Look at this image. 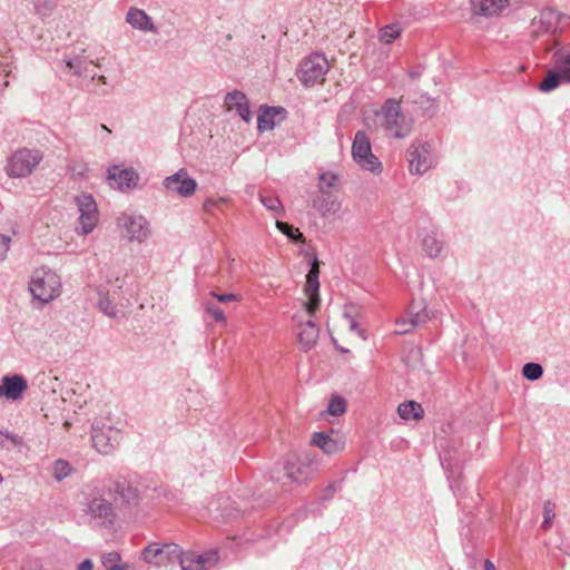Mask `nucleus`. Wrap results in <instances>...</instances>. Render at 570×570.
Instances as JSON below:
<instances>
[{"instance_id":"ea45409f","label":"nucleus","mask_w":570,"mask_h":570,"mask_svg":"<svg viewBox=\"0 0 570 570\" xmlns=\"http://www.w3.org/2000/svg\"><path fill=\"white\" fill-rule=\"evenodd\" d=\"M91 569H92V564H91L90 560L82 561L78 568V570H91Z\"/></svg>"},{"instance_id":"a211bd4d","label":"nucleus","mask_w":570,"mask_h":570,"mask_svg":"<svg viewBox=\"0 0 570 570\" xmlns=\"http://www.w3.org/2000/svg\"><path fill=\"white\" fill-rule=\"evenodd\" d=\"M397 413L403 420L413 419L419 421L424 415V410L421 404L415 401H407L399 405Z\"/></svg>"},{"instance_id":"bb28decb","label":"nucleus","mask_w":570,"mask_h":570,"mask_svg":"<svg viewBox=\"0 0 570 570\" xmlns=\"http://www.w3.org/2000/svg\"><path fill=\"white\" fill-rule=\"evenodd\" d=\"M101 563L106 570H112L122 564L121 557L118 552H109L105 554L101 559Z\"/></svg>"},{"instance_id":"e433bc0d","label":"nucleus","mask_w":570,"mask_h":570,"mask_svg":"<svg viewBox=\"0 0 570 570\" xmlns=\"http://www.w3.org/2000/svg\"><path fill=\"white\" fill-rule=\"evenodd\" d=\"M212 295L215 296L222 303H228V302H236V301H238V296L236 294H234V293L222 294V295H218L216 293H212Z\"/></svg>"},{"instance_id":"f257e3e1","label":"nucleus","mask_w":570,"mask_h":570,"mask_svg":"<svg viewBox=\"0 0 570 570\" xmlns=\"http://www.w3.org/2000/svg\"><path fill=\"white\" fill-rule=\"evenodd\" d=\"M332 338L343 353H347L362 341L357 322L347 314L338 317L332 328Z\"/></svg>"},{"instance_id":"2f4dec72","label":"nucleus","mask_w":570,"mask_h":570,"mask_svg":"<svg viewBox=\"0 0 570 570\" xmlns=\"http://www.w3.org/2000/svg\"><path fill=\"white\" fill-rule=\"evenodd\" d=\"M53 470H55V478L57 480H61V479L66 478L67 475H69L71 468L67 461L58 460L55 463Z\"/></svg>"},{"instance_id":"20e7f679","label":"nucleus","mask_w":570,"mask_h":570,"mask_svg":"<svg viewBox=\"0 0 570 570\" xmlns=\"http://www.w3.org/2000/svg\"><path fill=\"white\" fill-rule=\"evenodd\" d=\"M59 287L58 277L52 273H46L43 276L31 282L30 291L35 298L42 303H48L58 295Z\"/></svg>"},{"instance_id":"7c9ffc66","label":"nucleus","mask_w":570,"mask_h":570,"mask_svg":"<svg viewBox=\"0 0 570 570\" xmlns=\"http://www.w3.org/2000/svg\"><path fill=\"white\" fill-rule=\"evenodd\" d=\"M400 36V31L394 27L386 26L381 30L380 40L385 45H390Z\"/></svg>"},{"instance_id":"dca6fc26","label":"nucleus","mask_w":570,"mask_h":570,"mask_svg":"<svg viewBox=\"0 0 570 570\" xmlns=\"http://www.w3.org/2000/svg\"><path fill=\"white\" fill-rule=\"evenodd\" d=\"M385 129L392 130L401 126V107L396 101L389 100L383 107Z\"/></svg>"},{"instance_id":"4be33fe9","label":"nucleus","mask_w":570,"mask_h":570,"mask_svg":"<svg viewBox=\"0 0 570 570\" xmlns=\"http://www.w3.org/2000/svg\"><path fill=\"white\" fill-rule=\"evenodd\" d=\"M345 410H346V402L343 397L341 396H332L331 401H330V404H328V407H327V412L331 414V415H334V416H340L342 414L345 413Z\"/></svg>"},{"instance_id":"f3484780","label":"nucleus","mask_w":570,"mask_h":570,"mask_svg":"<svg viewBox=\"0 0 570 570\" xmlns=\"http://www.w3.org/2000/svg\"><path fill=\"white\" fill-rule=\"evenodd\" d=\"M127 21L135 28L142 30L156 31V27L150 21L149 17L139 9H130L127 14Z\"/></svg>"},{"instance_id":"f704fd0d","label":"nucleus","mask_w":570,"mask_h":570,"mask_svg":"<svg viewBox=\"0 0 570 570\" xmlns=\"http://www.w3.org/2000/svg\"><path fill=\"white\" fill-rule=\"evenodd\" d=\"M553 509H554V505L551 502H547L544 504V520H543V523H542V527L544 529L550 527V524L552 522V519L554 518Z\"/></svg>"},{"instance_id":"39448f33","label":"nucleus","mask_w":570,"mask_h":570,"mask_svg":"<svg viewBox=\"0 0 570 570\" xmlns=\"http://www.w3.org/2000/svg\"><path fill=\"white\" fill-rule=\"evenodd\" d=\"M38 164V157L28 149L16 151L10 158L8 173L12 177H24L31 174Z\"/></svg>"},{"instance_id":"c756f323","label":"nucleus","mask_w":570,"mask_h":570,"mask_svg":"<svg viewBox=\"0 0 570 570\" xmlns=\"http://www.w3.org/2000/svg\"><path fill=\"white\" fill-rule=\"evenodd\" d=\"M542 366L537 363H528L523 366V375L531 381L538 380L542 375Z\"/></svg>"},{"instance_id":"cd10ccee","label":"nucleus","mask_w":570,"mask_h":570,"mask_svg":"<svg viewBox=\"0 0 570 570\" xmlns=\"http://www.w3.org/2000/svg\"><path fill=\"white\" fill-rule=\"evenodd\" d=\"M276 227L282 233H284L287 237H289V238H292L294 240L304 242L303 234L299 233L297 229L294 232L293 226L288 225L287 223L277 220L276 222Z\"/></svg>"},{"instance_id":"473e14b6","label":"nucleus","mask_w":570,"mask_h":570,"mask_svg":"<svg viewBox=\"0 0 570 570\" xmlns=\"http://www.w3.org/2000/svg\"><path fill=\"white\" fill-rule=\"evenodd\" d=\"M163 553V549L159 548L157 544H154V546H149L147 547L144 552H142V556H144V559L148 562V563H151L154 561V559L156 557H158L159 554Z\"/></svg>"},{"instance_id":"4c0bfd02","label":"nucleus","mask_w":570,"mask_h":570,"mask_svg":"<svg viewBox=\"0 0 570 570\" xmlns=\"http://www.w3.org/2000/svg\"><path fill=\"white\" fill-rule=\"evenodd\" d=\"M396 331L397 333L405 334L411 331L410 321L409 320H400L396 322Z\"/></svg>"},{"instance_id":"b1692460","label":"nucleus","mask_w":570,"mask_h":570,"mask_svg":"<svg viewBox=\"0 0 570 570\" xmlns=\"http://www.w3.org/2000/svg\"><path fill=\"white\" fill-rule=\"evenodd\" d=\"M321 185L320 191L323 194H330L335 187L337 176L335 174L325 173L320 176Z\"/></svg>"},{"instance_id":"2eb2a0df","label":"nucleus","mask_w":570,"mask_h":570,"mask_svg":"<svg viewBox=\"0 0 570 570\" xmlns=\"http://www.w3.org/2000/svg\"><path fill=\"white\" fill-rule=\"evenodd\" d=\"M225 104L228 110L235 109L245 121L249 120L247 99L242 92L234 91L227 95Z\"/></svg>"},{"instance_id":"a19ab883","label":"nucleus","mask_w":570,"mask_h":570,"mask_svg":"<svg viewBox=\"0 0 570 570\" xmlns=\"http://www.w3.org/2000/svg\"><path fill=\"white\" fill-rule=\"evenodd\" d=\"M409 321H410V327H411V330H412V328H413V327H415V326L417 325V323H419V314H416L413 318H411V320H409Z\"/></svg>"},{"instance_id":"72a5a7b5","label":"nucleus","mask_w":570,"mask_h":570,"mask_svg":"<svg viewBox=\"0 0 570 570\" xmlns=\"http://www.w3.org/2000/svg\"><path fill=\"white\" fill-rule=\"evenodd\" d=\"M261 202L271 210L279 212L283 209V205L278 198L262 196Z\"/></svg>"},{"instance_id":"79ce46f5","label":"nucleus","mask_w":570,"mask_h":570,"mask_svg":"<svg viewBox=\"0 0 570 570\" xmlns=\"http://www.w3.org/2000/svg\"><path fill=\"white\" fill-rule=\"evenodd\" d=\"M484 569H485V570H495V567H494V564H493V562H492V561H490V560H485V562H484Z\"/></svg>"},{"instance_id":"412c9836","label":"nucleus","mask_w":570,"mask_h":570,"mask_svg":"<svg viewBox=\"0 0 570 570\" xmlns=\"http://www.w3.org/2000/svg\"><path fill=\"white\" fill-rule=\"evenodd\" d=\"M91 513L97 518L108 519L112 514L111 505L100 499H95L90 503Z\"/></svg>"},{"instance_id":"aec40b11","label":"nucleus","mask_w":570,"mask_h":570,"mask_svg":"<svg viewBox=\"0 0 570 570\" xmlns=\"http://www.w3.org/2000/svg\"><path fill=\"white\" fill-rule=\"evenodd\" d=\"M311 443L327 454L333 453L335 450V442L323 432L314 433Z\"/></svg>"},{"instance_id":"c85d7f7f","label":"nucleus","mask_w":570,"mask_h":570,"mask_svg":"<svg viewBox=\"0 0 570 570\" xmlns=\"http://www.w3.org/2000/svg\"><path fill=\"white\" fill-rule=\"evenodd\" d=\"M127 227L131 239L140 242L146 237V230L140 222L130 220Z\"/></svg>"},{"instance_id":"6ab92c4d","label":"nucleus","mask_w":570,"mask_h":570,"mask_svg":"<svg viewBox=\"0 0 570 570\" xmlns=\"http://www.w3.org/2000/svg\"><path fill=\"white\" fill-rule=\"evenodd\" d=\"M278 112V109L274 107L263 109L258 116V129L261 131L273 129L275 125L274 118Z\"/></svg>"},{"instance_id":"a878e982","label":"nucleus","mask_w":570,"mask_h":570,"mask_svg":"<svg viewBox=\"0 0 570 570\" xmlns=\"http://www.w3.org/2000/svg\"><path fill=\"white\" fill-rule=\"evenodd\" d=\"M557 70L563 81H570V55L557 60Z\"/></svg>"},{"instance_id":"37998d69","label":"nucleus","mask_w":570,"mask_h":570,"mask_svg":"<svg viewBox=\"0 0 570 570\" xmlns=\"http://www.w3.org/2000/svg\"><path fill=\"white\" fill-rule=\"evenodd\" d=\"M112 570H129V566L127 563H122Z\"/></svg>"},{"instance_id":"0eeeda50","label":"nucleus","mask_w":570,"mask_h":570,"mask_svg":"<svg viewBox=\"0 0 570 570\" xmlns=\"http://www.w3.org/2000/svg\"><path fill=\"white\" fill-rule=\"evenodd\" d=\"M165 187L183 197H188L194 194L197 184L193 178L187 177L184 169H180L175 175L165 179Z\"/></svg>"},{"instance_id":"423d86ee","label":"nucleus","mask_w":570,"mask_h":570,"mask_svg":"<svg viewBox=\"0 0 570 570\" xmlns=\"http://www.w3.org/2000/svg\"><path fill=\"white\" fill-rule=\"evenodd\" d=\"M79 210H80V224L81 233L89 234L98 222L97 205L92 197L87 194H82L77 197Z\"/></svg>"},{"instance_id":"4468645a","label":"nucleus","mask_w":570,"mask_h":570,"mask_svg":"<svg viewBox=\"0 0 570 570\" xmlns=\"http://www.w3.org/2000/svg\"><path fill=\"white\" fill-rule=\"evenodd\" d=\"M298 343L301 344L302 348L305 351L311 350L315 346L317 338H318V328L316 325L308 321L305 324L301 325L299 333L297 335Z\"/></svg>"},{"instance_id":"5701e85b","label":"nucleus","mask_w":570,"mask_h":570,"mask_svg":"<svg viewBox=\"0 0 570 570\" xmlns=\"http://www.w3.org/2000/svg\"><path fill=\"white\" fill-rule=\"evenodd\" d=\"M562 78L557 71H549L546 79L540 83L539 88L542 91H550L558 87Z\"/></svg>"},{"instance_id":"6e6552de","label":"nucleus","mask_w":570,"mask_h":570,"mask_svg":"<svg viewBox=\"0 0 570 570\" xmlns=\"http://www.w3.org/2000/svg\"><path fill=\"white\" fill-rule=\"evenodd\" d=\"M217 562L218 554L216 551H209L202 556L193 552L183 553L180 556L183 570H204L206 563L213 567L216 566Z\"/></svg>"},{"instance_id":"1a4fd4ad","label":"nucleus","mask_w":570,"mask_h":570,"mask_svg":"<svg viewBox=\"0 0 570 570\" xmlns=\"http://www.w3.org/2000/svg\"><path fill=\"white\" fill-rule=\"evenodd\" d=\"M318 274H320V268H318V261H317V257L314 256V259H313V263H312V268L307 275V279H306V285H305V293L307 294L308 298H309V302L307 303V311L309 314H313L320 303V298H318V288H320V283H318Z\"/></svg>"},{"instance_id":"ddd939ff","label":"nucleus","mask_w":570,"mask_h":570,"mask_svg":"<svg viewBox=\"0 0 570 570\" xmlns=\"http://www.w3.org/2000/svg\"><path fill=\"white\" fill-rule=\"evenodd\" d=\"M108 179L115 181L119 189H124L135 186L138 176L131 169H120L115 166L109 169Z\"/></svg>"},{"instance_id":"c9c22d12","label":"nucleus","mask_w":570,"mask_h":570,"mask_svg":"<svg viewBox=\"0 0 570 570\" xmlns=\"http://www.w3.org/2000/svg\"><path fill=\"white\" fill-rule=\"evenodd\" d=\"M207 312L213 315L215 321H217L219 323H225L226 322V317H225V315H224V313H223V311L220 308L208 306L207 307Z\"/></svg>"},{"instance_id":"7ed1b4c3","label":"nucleus","mask_w":570,"mask_h":570,"mask_svg":"<svg viewBox=\"0 0 570 570\" xmlns=\"http://www.w3.org/2000/svg\"><path fill=\"white\" fill-rule=\"evenodd\" d=\"M352 154L354 160L366 170L374 171L381 165L377 158L372 154L368 137L362 131L355 135Z\"/></svg>"},{"instance_id":"f8f14e48","label":"nucleus","mask_w":570,"mask_h":570,"mask_svg":"<svg viewBox=\"0 0 570 570\" xmlns=\"http://www.w3.org/2000/svg\"><path fill=\"white\" fill-rule=\"evenodd\" d=\"M26 387L27 383L22 376H6L3 377L2 384L0 385V396L17 400L20 397Z\"/></svg>"},{"instance_id":"9d476101","label":"nucleus","mask_w":570,"mask_h":570,"mask_svg":"<svg viewBox=\"0 0 570 570\" xmlns=\"http://www.w3.org/2000/svg\"><path fill=\"white\" fill-rule=\"evenodd\" d=\"M558 23V13L549 8L541 10L532 20V27L537 33L552 32L557 29Z\"/></svg>"},{"instance_id":"f03ea898","label":"nucleus","mask_w":570,"mask_h":570,"mask_svg":"<svg viewBox=\"0 0 570 570\" xmlns=\"http://www.w3.org/2000/svg\"><path fill=\"white\" fill-rule=\"evenodd\" d=\"M328 69L330 65L326 58L322 55L313 53L301 63L299 80L304 86L312 87L318 80H323Z\"/></svg>"},{"instance_id":"58836bf2","label":"nucleus","mask_w":570,"mask_h":570,"mask_svg":"<svg viewBox=\"0 0 570 570\" xmlns=\"http://www.w3.org/2000/svg\"><path fill=\"white\" fill-rule=\"evenodd\" d=\"M11 238L0 235V256H3L9 250Z\"/></svg>"},{"instance_id":"9b49d317","label":"nucleus","mask_w":570,"mask_h":570,"mask_svg":"<svg viewBox=\"0 0 570 570\" xmlns=\"http://www.w3.org/2000/svg\"><path fill=\"white\" fill-rule=\"evenodd\" d=\"M509 0H471V8L474 14L492 17L501 12Z\"/></svg>"},{"instance_id":"393cba45","label":"nucleus","mask_w":570,"mask_h":570,"mask_svg":"<svg viewBox=\"0 0 570 570\" xmlns=\"http://www.w3.org/2000/svg\"><path fill=\"white\" fill-rule=\"evenodd\" d=\"M429 168L428 159L422 157L420 154H416L410 160V170L415 174H422L426 171Z\"/></svg>"},{"instance_id":"c03bdc74","label":"nucleus","mask_w":570,"mask_h":570,"mask_svg":"<svg viewBox=\"0 0 570 570\" xmlns=\"http://www.w3.org/2000/svg\"><path fill=\"white\" fill-rule=\"evenodd\" d=\"M394 135H395V137H397V138L402 137V135H401V132H400L399 130H396Z\"/></svg>"}]
</instances>
